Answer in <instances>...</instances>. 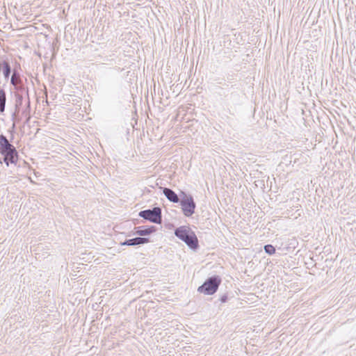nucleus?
<instances>
[{
    "instance_id": "obj_4",
    "label": "nucleus",
    "mask_w": 356,
    "mask_h": 356,
    "mask_svg": "<svg viewBox=\"0 0 356 356\" xmlns=\"http://www.w3.org/2000/svg\"><path fill=\"white\" fill-rule=\"evenodd\" d=\"M181 200L179 201L181 207L182 212L186 217H191L194 213L196 208V204L193 197L191 195H187L181 191Z\"/></svg>"
},
{
    "instance_id": "obj_11",
    "label": "nucleus",
    "mask_w": 356,
    "mask_h": 356,
    "mask_svg": "<svg viewBox=\"0 0 356 356\" xmlns=\"http://www.w3.org/2000/svg\"><path fill=\"white\" fill-rule=\"evenodd\" d=\"M24 95H26L24 92H15V110L17 112L19 111L20 106L22 105Z\"/></svg>"
},
{
    "instance_id": "obj_3",
    "label": "nucleus",
    "mask_w": 356,
    "mask_h": 356,
    "mask_svg": "<svg viewBox=\"0 0 356 356\" xmlns=\"http://www.w3.org/2000/svg\"><path fill=\"white\" fill-rule=\"evenodd\" d=\"M220 283V277L214 275L207 279L206 281L198 287L197 291L206 295H213L217 291Z\"/></svg>"
},
{
    "instance_id": "obj_5",
    "label": "nucleus",
    "mask_w": 356,
    "mask_h": 356,
    "mask_svg": "<svg viewBox=\"0 0 356 356\" xmlns=\"http://www.w3.org/2000/svg\"><path fill=\"white\" fill-rule=\"evenodd\" d=\"M138 216L156 224H160L162 222L161 209L158 207H154L152 209L140 211Z\"/></svg>"
},
{
    "instance_id": "obj_8",
    "label": "nucleus",
    "mask_w": 356,
    "mask_h": 356,
    "mask_svg": "<svg viewBox=\"0 0 356 356\" xmlns=\"http://www.w3.org/2000/svg\"><path fill=\"white\" fill-rule=\"evenodd\" d=\"M163 193L166 197V198L171 202L178 203L181 200L178 195L173 191L172 189L169 188H163Z\"/></svg>"
},
{
    "instance_id": "obj_1",
    "label": "nucleus",
    "mask_w": 356,
    "mask_h": 356,
    "mask_svg": "<svg viewBox=\"0 0 356 356\" xmlns=\"http://www.w3.org/2000/svg\"><path fill=\"white\" fill-rule=\"evenodd\" d=\"M0 154L3 156L0 159V163L4 162L7 166L9 164L16 165L19 159L18 152L15 146L11 144L6 136L0 135Z\"/></svg>"
},
{
    "instance_id": "obj_10",
    "label": "nucleus",
    "mask_w": 356,
    "mask_h": 356,
    "mask_svg": "<svg viewBox=\"0 0 356 356\" xmlns=\"http://www.w3.org/2000/svg\"><path fill=\"white\" fill-rule=\"evenodd\" d=\"M156 231L154 226L145 227L140 226L136 228V233L139 236H148Z\"/></svg>"
},
{
    "instance_id": "obj_7",
    "label": "nucleus",
    "mask_w": 356,
    "mask_h": 356,
    "mask_svg": "<svg viewBox=\"0 0 356 356\" xmlns=\"http://www.w3.org/2000/svg\"><path fill=\"white\" fill-rule=\"evenodd\" d=\"M149 241V239L148 238L136 237L134 238L125 240L123 243H122V245L136 246V245L147 243Z\"/></svg>"
},
{
    "instance_id": "obj_2",
    "label": "nucleus",
    "mask_w": 356,
    "mask_h": 356,
    "mask_svg": "<svg viewBox=\"0 0 356 356\" xmlns=\"http://www.w3.org/2000/svg\"><path fill=\"white\" fill-rule=\"evenodd\" d=\"M175 235L193 250L197 249L199 246L195 234L188 226H181L175 229Z\"/></svg>"
},
{
    "instance_id": "obj_12",
    "label": "nucleus",
    "mask_w": 356,
    "mask_h": 356,
    "mask_svg": "<svg viewBox=\"0 0 356 356\" xmlns=\"http://www.w3.org/2000/svg\"><path fill=\"white\" fill-rule=\"evenodd\" d=\"M6 102V91L3 88H0V113H3L5 111Z\"/></svg>"
},
{
    "instance_id": "obj_13",
    "label": "nucleus",
    "mask_w": 356,
    "mask_h": 356,
    "mask_svg": "<svg viewBox=\"0 0 356 356\" xmlns=\"http://www.w3.org/2000/svg\"><path fill=\"white\" fill-rule=\"evenodd\" d=\"M264 249L265 252L269 255H272V254H275V247L270 244L264 245Z\"/></svg>"
},
{
    "instance_id": "obj_6",
    "label": "nucleus",
    "mask_w": 356,
    "mask_h": 356,
    "mask_svg": "<svg viewBox=\"0 0 356 356\" xmlns=\"http://www.w3.org/2000/svg\"><path fill=\"white\" fill-rule=\"evenodd\" d=\"M10 83L14 86L16 92H26V96L27 99L26 102V107L28 109L30 108V99L29 95V89L25 87L23 81L20 77V75L18 72L14 71L13 74L10 79Z\"/></svg>"
},
{
    "instance_id": "obj_9",
    "label": "nucleus",
    "mask_w": 356,
    "mask_h": 356,
    "mask_svg": "<svg viewBox=\"0 0 356 356\" xmlns=\"http://www.w3.org/2000/svg\"><path fill=\"white\" fill-rule=\"evenodd\" d=\"M0 70L2 71L4 78L8 79L11 73V67L8 60H3L0 62Z\"/></svg>"
},
{
    "instance_id": "obj_14",
    "label": "nucleus",
    "mask_w": 356,
    "mask_h": 356,
    "mask_svg": "<svg viewBox=\"0 0 356 356\" xmlns=\"http://www.w3.org/2000/svg\"><path fill=\"white\" fill-rule=\"evenodd\" d=\"M227 299H228L227 296V295H223L220 298V301L222 302H226L227 301Z\"/></svg>"
}]
</instances>
